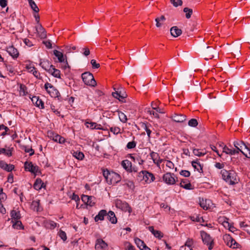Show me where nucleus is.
Segmentation results:
<instances>
[{
	"label": "nucleus",
	"mask_w": 250,
	"mask_h": 250,
	"mask_svg": "<svg viewBox=\"0 0 250 250\" xmlns=\"http://www.w3.org/2000/svg\"><path fill=\"white\" fill-rule=\"evenodd\" d=\"M192 166L198 171L201 172L202 171V167L198 161H192Z\"/></svg>",
	"instance_id": "obj_38"
},
{
	"label": "nucleus",
	"mask_w": 250,
	"mask_h": 250,
	"mask_svg": "<svg viewBox=\"0 0 250 250\" xmlns=\"http://www.w3.org/2000/svg\"><path fill=\"white\" fill-rule=\"evenodd\" d=\"M95 198L93 196H90L89 200L87 203V205H89L90 207H92L95 205Z\"/></svg>",
	"instance_id": "obj_54"
},
{
	"label": "nucleus",
	"mask_w": 250,
	"mask_h": 250,
	"mask_svg": "<svg viewBox=\"0 0 250 250\" xmlns=\"http://www.w3.org/2000/svg\"><path fill=\"white\" fill-rule=\"evenodd\" d=\"M24 167L26 170H28L34 174H36L39 172V167L34 165L31 162H26L24 163Z\"/></svg>",
	"instance_id": "obj_11"
},
{
	"label": "nucleus",
	"mask_w": 250,
	"mask_h": 250,
	"mask_svg": "<svg viewBox=\"0 0 250 250\" xmlns=\"http://www.w3.org/2000/svg\"><path fill=\"white\" fill-rule=\"evenodd\" d=\"M82 78L83 82L86 85L92 86H95L96 85V82L92 73L89 72H84L82 74Z\"/></svg>",
	"instance_id": "obj_6"
},
{
	"label": "nucleus",
	"mask_w": 250,
	"mask_h": 250,
	"mask_svg": "<svg viewBox=\"0 0 250 250\" xmlns=\"http://www.w3.org/2000/svg\"><path fill=\"white\" fill-rule=\"evenodd\" d=\"M31 8L33 10V11L36 13H38L39 12V8L37 6V4L35 3L34 1L31 2L29 3Z\"/></svg>",
	"instance_id": "obj_45"
},
{
	"label": "nucleus",
	"mask_w": 250,
	"mask_h": 250,
	"mask_svg": "<svg viewBox=\"0 0 250 250\" xmlns=\"http://www.w3.org/2000/svg\"><path fill=\"white\" fill-rule=\"evenodd\" d=\"M163 164L165 165L168 169H172L174 168V165L173 163L170 161L164 160Z\"/></svg>",
	"instance_id": "obj_46"
},
{
	"label": "nucleus",
	"mask_w": 250,
	"mask_h": 250,
	"mask_svg": "<svg viewBox=\"0 0 250 250\" xmlns=\"http://www.w3.org/2000/svg\"><path fill=\"white\" fill-rule=\"evenodd\" d=\"M31 208L35 211H39L41 210V208L40 207V201L39 200H34L33 201L31 204Z\"/></svg>",
	"instance_id": "obj_37"
},
{
	"label": "nucleus",
	"mask_w": 250,
	"mask_h": 250,
	"mask_svg": "<svg viewBox=\"0 0 250 250\" xmlns=\"http://www.w3.org/2000/svg\"><path fill=\"white\" fill-rule=\"evenodd\" d=\"M53 140L56 142L59 143L60 144H62L64 143L65 141L64 138L58 134L55 135L53 137Z\"/></svg>",
	"instance_id": "obj_39"
},
{
	"label": "nucleus",
	"mask_w": 250,
	"mask_h": 250,
	"mask_svg": "<svg viewBox=\"0 0 250 250\" xmlns=\"http://www.w3.org/2000/svg\"><path fill=\"white\" fill-rule=\"evenodd\" d=\"M106 216L108 218V219L110 222L112 224H115L117 222V219L115 216V213L114 212L110 211L108 213L106 214Z\"/></svg>",
	"instance_id": "obj_34"
},
{
	"label": "nucleus",
	"mask_w": 250,
	"mask_h": 250,
	"mask_svg": "<svg viewBox=\"0 0 250 250\" xmlns=\"http://www.w3.org/2000/svg\"><path fill=\"white\" fill-rule=\"evenodd\" d=\"M45 227L50 229H54L57 227V224L53 221H46L45 224Z\"/></svg>",
	"instance_id": "obj_40"
},
{
	"label": "nucleus",
	"mask_w": 250,
	"mask_h": 250,
	"mask_svg": "<svg viewBox=\"0 0 250 250\" xmlns=\"http://www.w3.org/2000/svg\"><path fill=\"white\" fill-rule=\"evenodd\" d=\"M172 119L176 122L182 123L186 120V117L185 115L182 114H174V115L172 116Z\"/></svg>",
	"instance_id": "obj_21"
},
{
	"label": "nucleus",
	"mask_w": 250,
	"mask_h": 250,
	"mask_svg": "<svg viewBox=\"0 0 250 250\" xmlns=\"http://www.w3.org/2000/svg\"><path fill=\"white\" fill-rule=\"evenodd\" d=\"M103 174L109 185L116 184L121 180L119 174L113 171L110 172L107 169H103Z\"/></svg>",
	"instance_id": "obj_1"
},
{
	"label": "nucleus",
	"mask_w": 250,
	"mask_h": 250,
	"mask_svg": "<svg viewBox=\"0 0 250 250\" xmlns=\"http://www.w3.org/2000/svg\"><path fill=\"white\" fill-rule=\"evenodd\" d=\"M180 187L188 190L192 189L193 186L187 179H183L180 184Z\"/></svg>",
	"instance_id": "obj_18"
},
{
	"label": "nucleus",
	"mask_w": 250,
	"mask_h": 250,
	"mask_svg": "<svg viewBox=\"0 0 250 250\" xmlns=\"http://www.w3.org/2000/svg\"><path fill=\"white\" fill-rule=\"evenodd\" d=\"M32 101L35 103L37 106L40 108H44V103L42 100L40 99L38 97L34 96L32 98Z\"/></svg>",
	"instance_id": "obj_23"
},
{
	"label": "nucleus",
	"mask_w": 250,
	"mask_h": 250,
	"mask_svg": "<svg viewBox=\"0 0 250 250\" xmlns=\"http://www.w3.org/2000/svg\"><path fill=\"white\" fill-rule=\"evenodd\" d=\"M45 184L40 178H37L33 185L34 188L37 190H40L42 188H45Z\"/></svg>",
	"instance_id": "obj_17"
},
{
	"label": "nucleus",
	"mask_w": 250,
	"mask_h": 250,
	"mask_svg": "<svg viewBox=\"0 0 250 250\" xmlns=\"http://www.w3.org/2000/svg\"><path fill=\"white\" fill-rule=\"evenodd\" d=\"M180 174L184 177H188L190 176V172L186 170H183L180 172Z\"/></svg>",
	"instance_id": "obj_62"
},
{
	"label": "nucleus",
	"mask_w": 250,
	"mask_h": 250,
	"mask_svg": "<svg viewBox=\"0 0 250 250\" xmlns=\"http://www.w3.org/2000/svg\"><path fill=\"white\" fill-rule=\"evenodd\" d=\"M6 51L13 58H17L19 53L18 50L13 46H10L6 48Z\"/></svg>",
	"instance_id": "obj_15"
},
{
	"label": "nucleus",
	"mask_w": 250,
	"mask_h": 250,
	"mask_svg": "<svg viewBox=\"0 0 250 250\" xmlns=\"http://www.w3.org/2000/svg\"><path fill=\"white\" fill-rule=\"evenodd\" d=\"M107 247V244L103 239H97L95 246L96 250H105Z\"/></svg>",
	"instance_id": "obj_12"
},
{
	"label": "nucleus",
	"mask_w": 250,
	"mask_h": 250,
	"mask_svg": "<svg viewBox=\"0 0 250 250\" xmlns=\"http://www.w3.org/2000/svg\"><path fill=\"white\" fill-rule=\"evenodd\" d=\"M115 205L117 208L121 209L124 211H127L129 213L132 211L131 207L125 201H123L117 199L115 201Z\"/></svg>",
	"instance_id": "obj_8"
},
{
	"label": "nucleus",
	"mask_w": 250,
	"mask_h": 250,
	"mask_svg": "<svg viewBox=\"0 0 250 250\" xmlns=\"http://www.w3.org/2000/svg\"><path fill=\"white\" fill-rule=\"evenodd\" d=\"M223 152L227 154L230 155H234L236 153H238V151L236 149H232L226 146H224L223 147Z\"/></svg>",
	"instance_id": "obj_31"
},
{
	"label": "nucleus",
	"mask_w": 250,
	"mask_h": 250,
	"mask_svg": "<svg viewBox=\"0 0 250 250\" xmlns=\"http://www.w3.org/2000/svg\"><path fill=\"white\" fill-rule=\"evenodd\" d=\"M112 96L118 99L120 101L124 102V100L126 97V95L125 94H121V91L119 92L118 91H116L115 92H112Z\"/></svg>",
	"instance_id": "obj_22"
},
{
	"label": "nucleus",
	"mask_w": 250,
	"mask_h": 250,
	"mask_svg": "<svg viewBox=\"0 0 250 250\" xmlns=\"http://www.w3.org/2000/svg\"><path fill=\"white\" fill-rule=\"evenodd\" d=\"M148 229L156 238L160 239L163 237V235L162 233L159 230H155L153 227L149 226Z\"/></svg>",
	"instance_id": "obj_24"
},
{
	"label": "nucleus",
	"mask_w": 250,
	"mask_h": 250,
	"mask_svg": "<svg viewBox=\"0 0 250 250\" xmlns=\"http://www.w3.org/2000/svg\"><path fill=\"white\" fill-rule=\"evenodd\" d=\"M36 30L39 34H40V36L41 38H44L46 37L45 30L40 24L36 26Z\"/></svg>",
	"instance_id": "obj_33"
},
{
	"label": "nucleus",
	"mask_w": 250,
	"mask_h": 250,
	"mask_svg": "<svg viewBox=\"0 0 250 250\" xmlns=\"http://www.w3.org/2000/svg\"><path fill=\"white\" fill-rule=\"evenodd\" d=\"M125 184L130 188H133L134 187V183L131 181L127 180Z\"/></svg>",
	"instance_id": "obj_61"
},
{
	"label": "nucleus",
	"mask_w": 250,
	"mask_h": 250,
	"mask_svg": "<svg viewBox=\"0 0 250 250\" xmlns=\"http://www.w3.org/2000/svg\"><path fill=\"white\" fill-rule=\"evenodd\" d=\"M0 167L8 172L11 171L14 168L13 165L7 164L3 161H0Z\"/></svg>",
	"instance_id": "obj_19"
},
{
	"label": "nucleus",
	"mask_w": 250,
	"mask_h": 250,
	"mask_svg": "<svg viewBox=\"0 0 250 250\" xmlns=\"http://www.w3.org/2000/svg\"><path fill=\"white\" fill-rule=\"evenodd\" d=\"M23 42L24 44L28 47H31L33 45V44L32 43V42H31L28 39H24L23 40Z\"/></svg>",
	"instance_id": "obj_59"
},
{
	"label": "nucleus",
	"mask_w": 250,
	"mask_h": 250,
	"mask_svg": "<svg viewBox=\"0 0 250 250\" xmlns=\"http://www.w3.org/2000/svg\"><path fill=\"white\" fill-rule=\"evenodd\" d=\"M136 146V143L135 141H133L128 142L126 145V147L128 149H132L135 147Z\"/></svg>",
	"instance_id": "obj_56"
},
{
	"label": "nucleus",
	"mask_w": 250,
	"mask_h": 250,
	"mask_svg": "<svg viewBox=\"0 0 250 250\" xmlns=\"http://www.w3.org/2000/svg\"><path fill=\"white\" fill-rule=\"evenodd\" d=\"M193 153L195 155L198 157H201L206 154L205 152L201 151L200 150L195 148L193 149Z\"/></svg>",
	"instance_id": "obj_47"
},
{
	"label": "nucleus",
	"mask_w": 250,
	"mask_h": 250,
	"mask_svg": "<svg viewBox=\"0 0 250 250\" xmlns=\"http://www.w3.org/2000/svg\"><path fill=\"white\" fill-rule=\"evenodd\" d=\"M48 72L54 77L61 78V72L59 69H56L53 66L48 70Z\"/></svg>",
	"instance_id": "obj_25"
},
{
	"label": "nucleus",
	"mask_w": 250,
	"mask_h": 250,
	"mask_svg": "<svg viewBox=\"0 0 250 250\" xmlns=\"http://www.w3.org/2000/svg\"><path fill=\"white\" fill-rule=\"evenodd\" d=\"M118 113L120 120L124 123H126L127 120L126 116L123 112L118 111Z\"/></svg>",
	"instance_id": "obj_41"
},
{
	"label": "nucleus",
	"mask_w": 250,
	"mask_h": 250,
	"mask_svg": "<svg viewBox=\"0 0 250 250\" xmlns=\"http://www.w3.org/2000/svg\"><path fill=\"white\" fill-rule=\"evenodd\" d=\"M135 243L137 246V247L140 249H142V248L146 244L142 240L138 238H136L134 239Z\"/></svg>",
	"instance_id": "obj_43"
},
{
	"label": "nucleus",
	"mask_w": 250,
	"mask_h": 250,
	"mask_svg": "<svg viewBox=\"0 0 250 250\" xmlns=\"http://www.w3.org/2000/svg\"><path fill=\"white\" fill-rule=\"evenodd\" d=\"M221 174L223 179L230 185L235 184L239 181L237 174L233 171L223 169L221 171Z\"/></svg>",
	"instance_id": "obj_2"
},
{
	"label": "nucleus",
	"mask_w": 250,
	"mask_h": 250,
	"mask_svg": "<svg viewBox=\"0 0 250 250\" xmlns=\"http://www.w3.org/2000/svg\"><path fill=\"white\" fill-rule=\"evenodd\" d=\"M126 249L127 250H133L135 248L130 243H126L125 244Z\"/></svg>",
	"instance_id": "obj_64"
},
{
	"label": "nucleus",
	"mask_w": 250,
	"mask_h": 250,
	"mask_svg": "<svg viewBox=\"0 0 250 250\" xmlns=\"http://www.w3.org/2000/svg\"><path fill=\"white\" fill-rule=\"evenodd\" d=\"M200 205L204 209L207 210L211 208L213 204L210 200L202 199L200 200Z\"/></svg>",
	"instance_id": "obj_13"
},
{
	"label": "nucleus",
	"mask_w": 250,
	"mask_h": 250,
	"mask_svg": "<svg viewBox=\"0 0 250 250\" xmlns=\"http://www.w3.org/2000/svg\"><path fill=\"white\" fill-rule=\"evenodd\" d=\"M227 245L230 248L235 249L238 248L239 244L229 235L226 236Z\"/></svg>",
	"instance_id": "obj_14"
},
{
	"label": "nucleus",
	"mask_w": 250,
	"mask_h": 250,
	"mask_svg": "<svg viewBox=\"0 0 250 250\" xmlns=\"http://www.w3.org/2000/svg\"><path fill=\"white\" fill-rule=\"evenodd\" d=\"M150 156L151 159H152L153 162L154 163H156V160L157 157H158V153L152 151L150 153Z\"/></svg>",
	"instance_id": "obj_58"
},
{
	"label": "nucleus",
	"mask_w": 250,
	"mask_h": 250,
	"mask_svg": "<svg viewBox=\"0 0 250 250\" xmlns=\"http://www.w3.org/2000/svg\"><path fill=\"white\" fill-rule=\"evenodd\" d=\"M58 236L63 240L65 241L67 240V236L66 233L63 230L60 229L58 232Z\"/></svg>",
	"instance_id": "obj_44"
},
{
	"label": "nucleus",
	"mask_w": 250,
	"mask_h": 250,
	"mask_svg": "<svg viewBox=\"0 0 250 250\" xmlns=\"http://www.w3.org/2000/svg\"><path fill=\"white\" fill-rule=\"evenodd\" d=\"M110 130L114 134H118L120 133L121 129L119 127H111Z\"/></svg>",
	"instance_id": "obj_52"
},
{
	"label": "nucleus",
	"mask_w": 250,
	"mask_h": 250,
	"mask_svg": "<svg viewBox=\"0 0 250 250\" xmlns=\"http://www.w3.org/2000/svg\"><path fill=\"white\" fill-rule=\"evenodd\" d=\"M90 196L88 195H83L82 196V200L83 202L87 205L88 200H89Z\"/></svg>",
	"instance_id": "obj_60"
},
{
	"label": "nucleus",
	"mask_w": 250,
	"mask_h": 250,
	"mask_svg": "<svg viewBox=\"0 0 250 250\" xmlns=\"http://www.w3.org/2000/svg\"><path fill=\"white\" fill-rule=\"evenodd\" d=\"M142 127L146 130V134L148 137H150L151 133V130L149 129V126L146 124H143Z\"/></svg>",
	"instance_id": "obj_50"
},
{
	"label": "nucleus",
	"mask_w": 250,
	"mask_h": 250,
	"mask_svg": "<svg viewBox=\"0 0 250 250\" xmlns=\"http://www.w3.org/2000/svg\"><path fill=\"white\" fill-rule=\"evenodd\" d=\"M224 163H216L214 165V167L217 169H222L224 167Z\"/></svg>",
	"instance_id": "obj_63"
},
{
	"label": "nucleus",
	"mask_w": 250,
	"mask_h": 250,
	"mask_svg": "<svg viewBox=\"0 0 250 250\" xmlns=\"http://www.w3.org/2000/svg\"><path fill=\"white\" fill-rule=\"evenodd\" d=\"M171 35L174 37H177L182 34V30L177 26H173L170 29Z\"/></svg>",
	"instance_id": "obj_26"
},
{
	"label": "nucleus",
	"mask_w": 250,
	"mask_h": 250,
	"mask_svg": "<svg viewBox=\"0 0 250 250\" xmlns=\"http://www.w3.org/2000/svg\"><path fill=\"white\" fill-rule=\"evenodd\" d=\"M200 236L203 243L208 247V249L211 250L214 246V240L210 235L206 231H200Z\"/></svg>",
	"instance_id": "obj_4"
},
{
	"label": "nucleus",
	"mask_w": 250,
	"mask_h": 250,
	"mask_svg": "<svg viewBox=\"0 0 250 250\" xmlns=\"http://www.w3.org/2000/svg\"><path fill=\"white\" fill-rule=\"evenodd\" d=\"M163 180L167 184L173 185L176 183L177 178L174 174L167 172L163 175Z\"/></svg>",
	"instance_id": "obj_10"
},
{
	"label": "nucleus",
	"mask_w": 250,
	"mask_h": 250,
	"mask_svg": "<svg viewBox=\"0 0 250 250\" xmlns=\"http://www.w3.org/2000/svg\"><path fill=\"white\" fill-rule=\"evenodd\" d=\"M26 87L25 86L23 85H21L20 89V93L21 95L24 96L27 94V92L26 91Z\"/></svg>",
	"instance_id": "obj_53"
},
{
	"label": "nucleus",
	"mask_w": 250,
	"mask_h": 250,
	"mask_svg": "<svg viewBox=\"0 0 250 250\" xmlns=\"http://www.w3.org/2000/svg\"><path fill=\"white\" fill-rule=\"evenodd\" d=\"M229 219L225 216H220L218 218V222L225 228L229 226Z\"/></svg>",
	"instance_id": "obj_35"
},
{
	"label": "nucleus",
	"mask_w": 250,
	"mask_h": 250,
	"mask_svg": "<svg viewBox=\"0 0 250 250\" xmlns=\"http://www.w3.org/2000/svg\"><path fill=\"white\" fill-rule=\"evenodd\" d=\"M121 165L123 168L127 171H131V163L127 160H124L121 163Z\"/></svg>",
	"instance_id": "obj_27"
},
{
	"label": "nucleus",
	"mask_w": 250,
	"mask_h": 250,
	"mask_svg": "<svg viewBox=\"0 0 250 250\" xmlns=\"http://www.w3.org/2000/svg\"><path fill=\"white\" fill-rule=\"evenodd\" d=\"M85 125L87 128L91 129L103 130V128L100 124L95 122H86Z\"/></svg>",
	"instance_id": "obj_16"
},
{
	"label": "nucleus",
	"mask_w": 250,
	"mask_h": 250,
	"mask_svg": "<svg viewBox=\"0 0 250 250\" xmlns=\"http://www.w3.org/2000/svg\"><path fill=\"white\" fill-rule=\"evenodd\" d=\"M236 150L241 152L246 157L250 158V145L245 144L243 141H236L233 143Z\"/></svg>",
	"instance_id": "obj_3"
},
{
	"label": "nucleus",
	"mask_w": 250,
	"mask_h": 250,
	"mask_svg": "<svg viewBox=\"0 0 250 250\" xmlns=\"http://www.w3.org/2000/svg\"><path fill=\"white\" fill-rule=\"evenodd\" d=\"M25 68L30 73H32L36 69L34 64L30 62H28L25 64Z\"/></svg>",
	"instance_id": "obj_42"
},
{
	"label": "nucleus",
	"mask_w": 250,
	"mask_h": 250,
	"mask_svg": "<svg viewBox=\"0 0 250 250\" xmlns=\"http://www.w3.org/2000/svg\"><path fill=\"white\" fill-rule=\"evenodd\" d=\"M90 63L92 65V68H98L100 67V65L99 63H97L96 61L95 60H91V62H90Z\"/></svg>",
	"instance_id": "obj_57"
},
{
	"label": "nucleus",
	"mask_w": 250,
	"mask_h": 250,
	"mask_svg": "<svg viewBox=\"0 0 250 250\" xmlns=\"http://www.w3.org/2000/svg\"><path fill=\"white\" fill-rule=\"evenodd\" d=\"M10 216L11 217V220H19L21 218V214L20 211H16L15 210H11L10 212Z\"/></svg>",
	"instance_id": "obj_30"
},
{
	"label": "nucleus",
	"mask_w": 250,
	"mask_h": 250,
	"mask_svg": "<svg viewBox=\"0 0 250 250\" xmlns=\"http://www.w3.org/2000/svg\"><path fill=\"white\" fill-rule=\"evenodd\" d=\"M53 54L58 58L60 62H64L65 58L62 52L57 50H54L53 51Z\"/></svg>",
	"instance_id": "obj_28"
},
{
	"label": "nucleus",
	"mask_w": 250,
	"mask_h": 250,
	"mask_svg": "<svg viewBox=\"0 0 250 250\" xmlns=\"http://www.w3.org/2000/svg\"><path fill=\"white\" fill-rule=\"evenodd\" d=\"M188 125L191 127H196L198 125V122L196 119H192L188 121Z\"/></svg>",
	"instance_id": "obj_51"
},
{
	"label": "nucleus",
	"mask_w": 250,
	"mask_h": 250,
	"mask_svg": "<svg viewBox=\"0 0 250 250\" xmlns=\"http://www.w3.org/2000/svg\"><path fill=\"white\" fill-rule=\"evenodd\" d=\"M138 177L142 178L141 180L146 184H150L155 179L154 175L146 170L140 171L138 174Z\"/></svg>",
	"instance_id": "obj_5"
},
{
	"label": "nucleus",
	"mask_w": 250,
	"mask_h": 250,
	"mask_svg": "<svg viewBox=\"0 0 250 250\" xmlns=\"http://www.w3.org/2000/svg\"><path fill=\"white\" fill-rule=\"evenodd\" d=\"M44 88L48 94L54 98L58 97L60 94L58 90L56 89L51 83H46L44 84Z\"/></svg>",
	"instance_id": "obj_9"
},
{
	"label": "nucleus",
	"mask_w": 250,
	"mask_h": 250,
	"mask_svg": "<svg viewBox=\"0 0 250 250\" xmlns=\"http://www.w3.org/2000/svg\"><path fill=\"white\" fill-rule=\"evenodd\" d=\"M73 157L79 160H82L84 157L83 153L82 152L78 151H73L72 152Z\"/></svg>",
	"instance_id": "obj_36"
},
{
	"label": "nucleus",
	"mask_w": 250,
	"mask_h": 250,
	"mask_svg": "<svg viewBox=\"0 0 250 250\" xmlns=\"http://www.w3.org/2000/svg\"><path fill=\"white\" fill-rule=\"evenodd\" d=\"M7 196L5 193L3 192V189L0 188V202H2L6 200Z\"/></svg>",
	"instance_id": "obj_49"
},
{
	"label": "nucleus",
	"mask_w": 250,
	"mask_h": 250,
	"mask_svg": "<svg viewBox=\"0 0 250 250\" xmlns=\"http://www.w3.org/2000/svg\"><path fill=\"white\" fill-rule=\"evenodd\" d=\"M171 3L175 7L181 5L182 4V0H170Z\"/></svg>",
	"instance_id": "obj_55"
},
{
	"label": "nucleus",
	"mask_w": 250,
	"mask_h": 250,
	"mask_svg": "<svg viewBox=\"0 0 250 250\" xmlns=\"http://www.w3.org/2000/svg\"><path fill=\"white\" fill-rule=\"evenodd\" d=\"M11 223H13L12 227L15 229H24L23 226L20 220L14 221L12 220Z\"/></svg>",
	"instance_id": "obj_32"
},
{
	"label": "nucleus",
	"mask_w": 250,
	"mask_h": 250,
	"mask_svg": "<svg viewBox=\"0 0 250 250\" xmlns=\"http://www.w3.org/2000/svg\"><path fill=\"white\" fill-rule=\"evenodd\" d=\"M40 65L44 70L48 72V70L53 66V65L50 64L48 60H42L40 62Z\"/></svg>",
	"instance_id": "obj_20"
},
{
	"label": "nucleus",
	"mask_w": 250,
	"mask_h": 250,
	"mask_svg": "<svg viewBox=\"0 0 250 250\" xmlns=\"http://www.w3.org/2000/svg\"><path fill=\"white\" fill-rule=\"evenodd\" d=\"M184 12L186 13V17L187 19H189L192 14V10L188 7H186L183 10Z\"/></svg>",
	"instance_id": "obj_48"
},
{
	"label": "nucleus",
	"mask_w": 250,
	"mask_h": 250,
	"mask_svg": "<svg viewBox=\"0 0 250 250\" xmlns=\"http://www.w3.org/2000/svg\"><path fill=\"white\" fill-rule=\"evenodd\" d=\"M106 211L105 210L103 209L99 211L98 215H97L95 217V220L96 222H98L99 221H102L104 219V217L106 216Z\"/></svg>",
	"instance_id": "obj_29"
},
{
	"label": "nucleus",
	"mask_w": 250,
	"mask_h": 250,
	"mask_svg": "<svg viewBox=\"0 0 250 250\" xmlns=\"http://www.w3.org/2000/svg\"><path fill=\"white\" fill-rule=\"evenodd\" d=\"M203 55L206 60L211 59L215 57H218V53L212 47L207 46L203 50Z\"/></svg>",
	"instance_id": "obj_7"
}]
</instances>
